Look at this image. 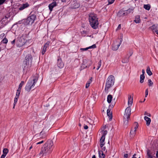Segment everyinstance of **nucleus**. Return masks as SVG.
<instances>
[{
    "label": "nucleus",
    "instance_id": "63",
    "mask_svg": "<svg viewBox=\"0 0 158 158\" xmlns=\"http://www.w3.org/2000/svg\"><path fill=\"white\" fill-rule=\"evenodd\" d=\"M95 68V67H94V69Z\"/></svg>",
    "mask_w": 158,
    "mask_h": 158
},
{
    "label": "nucleus",
    "instance_id": "47",
    "mask_svg": "<svg viewBox=\"0 0 158 158\" xmlns=\"http://www.w3.org/2000/svg\"><path fill=\"white\" fill-rule=\"evenodd\" d=\"M88 127L87 125H85L84 126V128L86 130V129H88Z\"/></svg>",
    "mask_w": 158,
    "mask_h": 158
},
{
    "label": "nucleus",
    "instance_id": "21",
    "mask_svg": "<svg viewBox=\"0 0 158 158\" xmlns=\"http://www.w3.org/2000/svg\"><path fill=\"white\" fill-rule=\"evenodd\" d=\"M144 119L146 121L147 125L149 126L151 121V119L147 116H145L144 117Z\"/></svg>",
    "mask_w": 158,
    "mask_h": 158
},
{
    "label": "nucleus",
    "instance_id": "40",
    "mask_svg": "<svg viewBox=\"0 0 158 158\" xmlns=\"http://www.w3.org/2000/svg\"><path fill=\"white\" fill-rule=\"evenodd\" d=\"M148 89H146V90H145V97H147V95H148Z\"/></svg>",
    "mask_w": 158,
    "mask_h": 158
},
{
    "label": "nucleus",
    "instance_id": "28",
    "mask_svg": "<svg viewBox=\"0 0 158 158\" xmlns=\"http://www.w3.org/2000/svg\"><path fill=\"white\" fill-rule=\"evenodd\" d=\"M158 26H156L155 25H153L150 28L151 29L153 30V32H155V30H156Z\"/></svg>",
    "mask_w": 158,
    "mask_h": 158
},
{
    "label": "nucleus",
    "instance_id": "52",
    "mask_svg": "<svg viewBox=\"0 0 158 158\" xmlns=\"http://www.w3.org/2000/svg\"><path fill=\"white\" fill-rule=\"evenodd\" d=\"M102 150L103 151H105V150H106V148L105 147H104L103 148H102Z\"/></svg>",
    "mask_w": 158,
    "mask_h": 158
},
{
    "label": "nucleus",
    "instance_id": "34",
    "mask_svg": "<svg viewBox=\"0 0 158 158\" xmlns=\"http://www.w3.org/2000/svg\"><path fill=\"white\" fill-rule=\"evenodd\" d=\"M20 92H21V89H18L17 90L16 96H18V97H19V96L20 94Z\"/></svg>",
    "mask_w": 158,
    "mask_h": 158
},
{
    "label": "nucleus",
    "instance_id": "42",
    "mask_svg": "<svg viewBox=\"0 0 158 158\" xmlns=\"http://www.w3.org/2000/svg\"><path fill=\"white\" fill-rule=\"evenodd\" d=\"M144 114L145 115H147L148 116L150 117L151 116V114H148L147 112H145Z\"/></svg>",
    "mask_w": 158,
    "mask_h": 158
},
{
    "label": "nucleus",
    "instance_id": "15",
    "mask_svg": "<svg viewBox=\"0 0 158 158\" xmlns=\"http://www.w3.org/2000/svg\"><path fill=\"white\" fill-rule=\"evenodd\" d=\"M57 5V3L56 2H54L48 5L49 9L51 12L53 8Z\"/></svg>",
    "mask_w": 158,
    "mask_h": 158
},
{
    "label": "nucleus",
    "instance_id": "10",
    "mask_svg": "<svg viewBox=\"0 0 158 158\" xmlns=\"http://www.w3.org/2000/svg\"><path fill=\"white\" fill-rule=\"evenodd\" d=\"M107 133V131H105L102 132V136L100 139V147L101 148H102L104 145V141L105 138V135Z\"/></svg>",
    "mask_w": 158,
    "mask_h": 158
},
{
    "label": "nucleus",
    "instance_id": "39",
    "mask_svg": "<svg viewBox=\"0 0 158 158\" xmlns=\"http://www.w3.org/2000/svg\"><path fill=\"white\" fill-rule=\"evenodd\" d=\"M92 78L91 77L90 78L88 81L87 83L90 85V84L91 83L92 81Z\"/></svg>",
    "mask_w": 158,
    "mask_h": 158
},
{
    "label": "nucleus",
    "instance_id": "53",
    "mask_svg": "<svg viewBox=\"0 0 158 158\" xmlns=\"http://www.w3.org/2000/svg\"><path fill=\"white\" fill-rule=\"evenodd\" d=\"M118 28H119V29L120 28H121V25L120 24H119L118 26Z\"/></svg>",
    "mask_w": 158,
    "mask_h": 158
},
{
    "label": "nucleus",
    "instance_id": "56",
    "mask_svg": "<svg viewBox=\"0 0 158 158\" xmlns=\"http://www.w3.org/2000/svg\"><path fill=\"white\" fill-rule=\"evenodd\" d=\"M32 146H31L30 148H29V150H31V149L32 148Z\"/></svg>",
    "mask_w": 158,
    "mask_h": 158
},
{
    "label": "nucleus",
    "instance_id": "33",
    "mask_svg": "<svg viewBox=\"0 0 158 158\" xmlns=\"http://www.w3.org/2000/svg\"><path fill=\"white\" fill-rule=\"evenodd\" d=\"M101 64H102V60H100L98 63V68L97 69V70H98L99 69V68L101 66Z\"/></svg>",
    "mask_w": 158,
    "mask_h": 158
},
{
    "label": "nucleus",
    "instance_id": "36",
    "mask_svg": "<svg viewBox=\"0 0 158 158\" xmlns=\"http://www.w3.org/2000/svg\"><path fill=\"white\" fill-rule=\"evenodd\" d=\"M19 97H18V96H15V98L14 102V104L15 105V106L16 103H17V102L18 99Z\"/></svg>",
    "mask_w": 158,
    "mask_h": 158
},
{
    "label": "nucleus",
    "instance_id": "31",
    "mask_svg": "<svg viewBox=\"0 0 158 158\" xmlns=\"http://www.w3.org/2000/svg\"><path fill=\"white\" fill-rule=\"evenodd\" d=\"M8 42V40L6 38H4L3 40H2V43H3V44H6Z\"/></svg>",
    "mask_w": 158,
    "mask_h": 158
},
{
    "label": "nucleus",
    "instance_id": "49",
    "mask_svg": "<svg viewBox=\"0 0 158 158\" xmlns=\"http://www.w3.org/2000/svg\"><path fill=\"white\" fill-rule=\"evenodd\" d=\"M6 156V155H5L3 154L1 156V158H4Z\"/></svg>",
    "mask_w": 158,
    "mask_h": 158
},
{
    "label": "nucleus",
    "instance_id": "29",
    "mask_svg": "<svg viewBox=\"0 0 158 158\" xmlns=\"http://www.w3.org/2000/svg\"><path fill=\"white\" fill-rule=\"evenodd\" d=\"M144 8L147 10H149L150 9V6L149 5H144Z\"/></svg>",
    "mask_w": 158,
    "mask_h": 158
},
{
    "label": "nucleus",
    "instance_id": "17",
    "mask_svg": "<svg viewBox=\"0 0 158 158\" xmlns=\"http://www.w3.org/2000/svg\"><path fill=\"white\" fill-rule=\"evenodd\" d=\"M49 45V43H47L45 44L43 47L42 51V55H44L46 51L47 48L48 47Z\"/></svg>",
    "mask_w": 158,
    "mask_h": 158
},
{
    "label": "nucleus",
    "instance_id": "43",
    "mask_svg": "<svg viewBox=\"0 0 158 158\" xmlns=\"http://www.w3.org/2000/svg\"><path fill=\"white\" fill-rule=\"evenodd\" d=\"M142 74H141V75H143V76H144L145 70L144 69H142Z\"/></svg>",
    "mask_w": 158,
    "mask_h": 158
},
{
    "label": "nucleus",
    "instance_id": "54",
    "mask_svg": "<svg viewBox=\"0 0 158 158\" xmlns=\"http://www.w3.org/2000/svg\"><path fill=\"white\" fill-rule=\"evenodd\" d=\"M61 2H66V0H61Z\"/></svg>",
    "mask_w": 158,
    "mask_h": 158
},
{
    "label": "nucleus",
    "instance_id": "24",
    "mask_svg": "<svg viewBox=\"0 0 158 158\" xmlns=\"http://www.w3.org/2000/svg\"><path fill=\"white\" fill-rule=\"evenodd\" d=\"M40 135L42 138H45L47 136L45 131L43 130L40 133Z\"/></svg>",
    "mask_w": 158,
    "mask_h": 158
},
{
    "label": "nucleus",
    "instance_id": "41",
    "mask_svg": "<svg viewBox=\"0 0 158 158\" xmlns=\"http://www.w3.org/2000/svg\"><path fill=\"white\" fill-rule=\"evenodd\" d=\"M6 0H0V5L2 4Z\"/></svg>",
    "mask_w": 158,
    "mask_h": 158
},
{
    "label": "nucleus",
    "instance_id": "50",
    "mask_svg": "<svg viewBox=\"0 0 158 158\" xmlns=\"http://www.w3.org/2000/svg\"><path fill=\"white\" fill-rule=\"evenodd\" d=\"M89 86V85L87 83H86L85 85V88H88Z\"/></svg>",
    "mask_w": 158,
    "mask_h": 158
},
{
    "label": "nucleus",
    "instance_id": "8",
    "mask_svg": "<svg viewBox=\"0 0 158 158\" xmlns=\"http://www.w3.org/2000/svg\"><path fill=\"white\" fill-rule=\"evenodd\" d=\"M120 40L119 39H117L116 40L114 41L112 44V50L114 51H116L117 50L119 47L120 45L121 44V43L123 41V35H122L120 36Z\"/></svg>",
    "mask_w": 158,
    "mask_h": 158
},
{
    "label": "nucleus",
    "instance_id": "1",
    "mask_svg": "<svg viewBox=\"0 0 158 158\" xmlns=\"http://www.w3.org/2000/svg\"><path fill=\"white\" fill-rule=\"evenodd\" d=\"M133 97L131 95H129L128 96V106L127 107L125 111V113L124 114V123L126 124H127L128 122V119L129 118L131 114V109L130 108L132 104Z\"/></svg>",
    "mask_w": 158,
    "mask_h": 158
},
{
    "label": "nucleus",
    "instance_id": "23",
    "mask_svg": "<svg viewBox=\"0 0 158 158\" xmlns=\"http://www.w3.org/2000/svg\"><path fill=\"white\" fill-rule=\"evenodd\" d=\"M146 72L148 75L150 76L152 75V73L151 71L150 68L149 66H148L147 67Z\"/></svg>",
    "mask_w": 158,
    "mask_h": 158
},
{
    "label": "nucleus",
    "instance_id": "61",
    "mask_svg": "<svg viewBox=\"0 0 158 158\" xmlns=\"http://www.w3.org/2000/svg\"><path fill=\"white\" fill-rule=\"evenodd\" d=\"M90 122V123H91V121L90 122Z\"/></svg>",
    "mask_w": 158,
    "mask_h": 158
},
{
    "label": "nucleus",
    "instance_id": "4",
    "mask_svg": "<svg viewBox=\"0 0 158 158\" xmlns=\"http://www.w3.org/2000/svg\"><path fill=\"white\" fill-rule=\"evenodd\" d=\"M33 58L30 54L26 55L23 62V69L25 70L30 67L32 64Z\"/></svg>",
    "mask_w": 158,
    "mask_h": 158
},
{
    "label": "nucleus",
    "instance_id": "62",
    "mask_svg": "<svg viewBox=\"0 0 158 158\" xmlns=\"http://www.w3.org/2000/svg\"><path fill=\"white\" fill-rule=\"evenodd\" d=\"M145 99H144V101H143V102H144V101H145Z\"/></svg>",
    "mask_w": 158,
    "mask_h": 158
},
{
    "label": "nucleus",
    "instance_id": "9",
    "mask_svg": "<svg viewBox=\"0 0 158 158\" xmlns=\"http://www.w3.org/2000/svg\"><path fill=\"white\" fill-rule=\"evenodd\" d=\"M36 18L35 15H31L27 18L24 20L25 24L26 25H31L34 22Z\"/></svg>",
    "mask_w": 158,
    "mask_h": 158
},
{
    "label": "nucleus",
    "instance_id": "27",
    "mask_svg": "<svg viewBox=\"0 0 158 158\" xmlns=\"http://www.w3.org/2000/svg\"><path fill=\"white\" fill-rule=\"evenodd\" d=\"M144 78V76H143V75H140V83H142L143 82Z\"/></svg>",
    "mask_w": 158,
    "mask_h": 158
},
{
    "label": "nucleus",
    "instance_id": "13",
    "mask_svg": "<svg viewBox=\"0 0 158 158\" xmlns=\"http://www.w3.org/2000/svg\"><path fill=\"white\" fill-rule=\"evenodd\" d=\"M155 152L153 151H151L149 150L147 151V158H153L155 155Z\"/></svg>",
    "mask_w": 158,
    "mask_h": 158
},
{
    "label": "nucleus",
    "instance_id": "44",
    "mask_svg": "<svg viewBox=\"0 0 158 158\" xmlns=\"http://www.w3.org/2000/svg\"><path fill=\"white\" fill-rule=\"evenodd\" d=\"M44 142V140H42V141H41L40 142H39L37 143L36 144H40L43 143Z\"/></svg>",
    "mask_w": 158,
    "mask_h": 158
},
{
    "label": "nucleus",
    "instance_id": "32",
    "mask_svg": "<svg viewBox=\"0 0 158 158\" xmlns=\"http://www.w3.org/2000/svg\"><path fill=\"white\" fill-rule=\"evenodd\" d=\"M24 84V81H22L19 85L18 89H21V88Z\"/></svg>",
    "mask_w": 158,
    "mask_h": 158
},
{
    "label": "nucleus",
    "instance_id": "58",
    "mask_svg": "<svg viewBox=\"0 0 158 158\" xmlns=\"http://www.w3.org/2000/svg\"><path fill=\"white\" fill-rule=\"evenodd\" d=\"M132 53H131V52L130 53V56H131V55H132Z\"/></svg>",
    "mask_w": 158,
    "mask_h": 158
},
{
    "label": "nucleus",
    "instance_id": "37",
    "mask_svg": "<svg viewBox=\"0 0 158 158\" xmlns=\"http://www.w3.org/2000/svg\"><path fill=\"white\" fill-rule=\"evenodd\" d=\"M115 0H108V4H111L113 3Z\"/></svg>",
    "mask_w": 158,
    "mask_h": 158
},
{
    "label": "nucleus",
    "instance_id": "14",
    "mask_svg": "<svg viewBox=\"0 0 158 158\" xmlns=\"http://www.w3.org/2000/svg\"><path fill=\"white\" fill-rule=\"evenodd\" d=\"M57 66L60 69L64 67V64L61 58H59L57 59Z\"/></svg>",
    "mask_w": 158,
    "mask_h": 158
},
{
    "label": "nucleus",
    "instance_id": "30",
    "mask_svg": "<svg viewBox=\"0 0 158 158\" xmlns=\"http://www.w3.org/2000/svg\"><path fill=\"white\" fill-rule=\"evenodd\" d=\"M8 152V150L7 148H4L3 151V152L4 154L5 155H6L7 154V153Z\"/></svg>",
    "mask_w": 158,
    "mask_h": 158
},
{
    "label": "nucleus",
    "instance_id": "64",
    "mask_svg": "<svg viewBox=\"0 0 158 158\" xmlns=\"http://www.w3.org/2000/svg\"><path fill=\"white\" fill-rule=\"evenodd\" d=\"M135 1H137V0H135Z\"/></svg>",
    "mask_w": 158,
    "mask_h": 158
},
{
    "label": "nucleus",
    "instance_id": "60",
    "mask_svg": "<svg viewBox=\"0 0 158 158\" xmlns=\"http://www.w3.org/2000/svg\"><path fill=\"white\" fill-rule=\"evenodd\" d=\"M15 105L14 104V106H13V108H15Z\"/></svg>",
    "mask_w": 158,
    "mask_h": 158
},
{
    "label": "nucleus",
    "instance_id": "20",
    "mask_svg": "<svg viewBox=\"0 0 158 158\" xmlns=\"http://www.w3.org/2000/svg\"><path fill=\"white\" fill-rule=\"evenodd\" d=\"M96 46L95 45V44H94L91 46H89L88 47H87V48H81V50H83V51H85L87 50H88V49H89L95 48H96Z\"/></svg>",
    "mask_w": 158,
    "mask_h": 158
},
{
    "label": "nucleus",
    "instance_id": "6",
    "mask_svg": "<svg viewBox=\"0 0 158 158\" xmlns=\"http://www.w3.org/2000/svg\"><path fill=\"white\" fill-rule=\"evenodd\" d=\"M114 79L113 76L110 75L107 78L106 83L105 91L107 92L108 89L114 84Z\"/></svg>",
    "mask_w": 158,
    "mask_h": 158
},
{
    "label": "nucleus",
    "instance_id": "7",
    "mask_svg": "<svg viewBox=\"0 0 158 158\" xmlns=\"http://www.w3.org/2000/svg\"><path fill=\"white\" fill-rule=\"evenodd\" d=\"M26 40L25 35H22L18 37L16 41V44L18 47H20L23 46L26 43Z\"/></svg>",
    "mask_w": 158,
    "mask_h": 158
},
{
    "label": "nucleus",
    "instance_id": "16",
    "mask_svg": "<svg viewBox=\"0 0 158 158\" xmlns=\"http://www.w3.org/2000/svg\"><path fill=\"white\" fill-rule=\"evenodd\" d=\"M29 6V5L27 3H25L21 5L19 8V10H22L24 9L27 7Z\"/></svg>",
    "mask_w": 158,
    "mask_h": 158
},
{
    "label": "nucleus",
    "instance_id": "35",
    "mask_svg": "<svg viewBox=\"0 0 158 158\" xmlns=\"http://www.w3.org/2000/svg\"><path fill=\"white\" fill-rule=\"evenodd\" d=\"M148 85L149 86H152L153 84V82L152 81L151 79H149L148 80Z\"/></svg>",
    "mask_w": 158,
    "mask_h": 158
},
{
    "label": "nucleus",
    "instance_id": "18",
    "mask_svg": "<svg viewBox=\"0 0 158 158\" xmlns=\"http://www.w3.org/2000/svg\"><path fill=\"white\" fill-rule=\"evenodd\" d=\"M107 113L108 116L109 118V120L111 121L112 118V113L110 111V110L109 109H107Z\"/></svg>",
    "mask_w": 158,
    "mask_h": 158
},
{
    "label": "nucleus",
    "instance_id": "19",
    "mask_svg": "<svg viewBox=\"0 0 158 158\" xmlns=\"http://www.w3.org/2000/svg\"><path fill=\"white\" fill-rule=\"evenodd\" d=\"M140 21L139 15L135 16V19L134 20V21L136 23H139L140 22Z\"/></svg>",
    "mask_w": 158,
    "mask_h": 158
},
{
    "label": "nucleus",
    "instance_id": "57",
    "mask_svg": "<svg viewBox=\"0 0 158 158\" xmlns=\"http://www.w3.org/2000/svg\"><path fill=\"white\" fill-rule=\"evenodd\" d=\"M85 33V32L84 31H83V32H82V34Z\"/></svg>",
    "mask_w": 158,
    "mask_h": 158
},
{
    "label": "nucleus",
    "instance_id": "12",
    "mask_svg": "<svg viewBox=\"0 0 158 158\" xmlns=\"http://www.w3.org/2000/svg\"><path fill=\"white\" fill-rule=\"evenodd\" d=\"M92 64L90 60L87 59H84L83 60L82 65L84 68L89 67Z\"/></svg>",
    "mask_w": 158,
    "mask_h": 158
},
{
    "label": "nucleus",
    "instance_id": "25",
    "mask_svg": "<svg viewBox=\"0 0 158 158\" xmlns=\"http://www.w3.org/2000/svg\"><path fill=\"white\" fill-rule=\"evenodd\" d=\"M124 11L121 10L117 14V15L119 17L124 16Z\"/></svg>",
    "mask_w": 158,
    "mask_h": 158
},
{
    "label": "nucleus",
    "instance_id": "45",
    "mask_svg": "<svg viewBox=\"0 0 158 158\" xmlns=\"http://www.w3.org/2000/svg\"><path fill=\"white\" fill-rule=\"evenodd\" d=\"M122 62L123 63H127V62L128 61V60H126V61H125L123 60H122Z\"/></svg>",
    "mask_w": 158,
    "mask_h": 158
},
{
    "label": "nucleus",
    "instance_id": "2",
    "mask_svg": "<svg viewBox=\"0 0 158 158\" xmlns=\"http://www.w3.org/2000/svg\"><path fill=\"white\" fill-rule=\"evenodd\" d=\"M53 145V142L50 140L46 143L40 153V155L42 154V156L44 155H46L50 153L52 151V147Z\"/></svg>",
    "mask_w": 158,
    "mask_h": 158
},
{
    "label": "nucleus",
    "instance_id": "46",
    "mask_svg": "<svg viewBox=\"0 0 158 158\" xmlns=\"http://www.w3.org/2000/svg\"><path fill=\"white\" fill-rule=\"evenodd\" d=\"M124 15H127L128 14L127 13V11L126 10L124 11Z\"/></svg>",
    "mask_w": 158,
    "mask_h": 158
},
{
    "label": "nucleus",
    "instance_id": "38",
    "mask_svg": "<svg viewBox=\"0 0 158 158\" xmlns=\"http://www.w3.org/2000/svg\"><path fill=\"white\" fill-rule=\"evenodd\" d=\"M133 10V9H129L127 10H126L127 11V13L129 14Z\"/></svg>",
    "mask_w": 158,
    "mask_h": 158
},
{
    "label": "nucleus",
    "instance_id": "59",
    "mask_svg": "<svg viewBox=\"0 0 158 158\" xmlns=\"http://www.w3.org/2000/svg\"><path fill=\"white\" fill-rule=\"evenodd\" d=\"M89 120H89V121H88L89 122H90L91 121L90 119H89Z\"/></svg>",
    "mask_w": 158,
    "mask_h": 158
},
{
    "label": "nucleus",
    "instance_id": "11",
    "mask_svg": "<svg viewBox=\"0 0 158 158\" xmlns=\"http://www.w3.org/2000/svg\"><path fill=\"white\" fill-rule=\"evenodd\" d=\"M135 124L136 126L134 128H132L130 131V136L131 137H133L135 136L136 134V130L138 127V123L135 122Z\"/></svg>",
    "mask_w": 158,
    "mask_h": 158
},
{
    "label": "nucleus",
    "instance_id": "3",
    "mask_svg": "<svg viewBox=\"0 0 158 158\" xmlns=\"http://www.w3.org/2000/svg\"><path fill=\"white\" fill-rule=\"evenodd\" d=\"M89 20L91 27L94 29H97L99 23L96 15L94 13L89 14Z\"/></svg>",
    "mask_w": 158,
    "mask_h": 158
},
{
    "label": "nucleus",
    "instance_id": "26",
    "mask_svg": "<svg viewBox=\"0 0 158 158\" xmlns=\"http://www.w3.org/2000/svg\"><path fill=\"white\" fill-rule=\"evenodd\" d=\"M112 98V96L111 95H109L108 96L107 98V102L110 103L111 102Z\"/></svg>",
    "mask_w": 158,
    "mask_h": 158
},
{
    "label": "nucleus",
    "instance_id": "48",
    "mask_svg": "<svg viewBox=\"0 0 158 158\" xmlns=\"http://www.w3.org/2000/svg\"><path fill=\"white\" fill-rule=\"evenodd\" d=\"M128 154H125L124 155V157L125 158H127L128 156Z\"/></svg>",
    "mask_w": 158,
    "mask_h": 158
},
{
    "label": "nucleus",
    "instance_id": "22",
    "mask_svg": "<svg viewBox=\"0 0 158 158\" xmlns=\"http://www.w3.org/2000/svg\"><path fill=\"white\" fill-rule=\"evenodd\" d=\"M98 154L99 158H104L105 156V155L101 151H98Z\"/></svg>",
    "mask_w": 158,
    "mask_h": 158
},
{
    "label": "nucleus",
    "instance_id": "5",
    "mask_svg": "<svg viewBox=\"0 0 158 158\" xmlns=\"http://www.w3.org/2000/svg\"><path fill=\"white\" fill-rule=\"evenodd\" d=\"M38 79V77L36 76L35 77H33L30 80L25 86V90L29 92L34 87Z\"/></svg>",
    "mask_w": 158,
    "mask_h": 158
},
{
    "label": "nucleus",
    "instance_id": "55",
    "mask_svg": "<svg viewBox=\"0 0 158 158\" xmlns=\"http://www.w3.org/2000/svg\"><path fill=\"white\" fill-rule=\"evenodd\" d=\"M92 158H96L95 155H93L92 157Z\"/></svg>",
    "mask_w": 158,
    "mask_h": 158
},
{
    "label": "nucleus",
    "instance_id": "51",
    "mask_svg": "<svg viewBox=\"0 0 158 158\" xmlns=\"http://www.w3.org/2000/svg\"><path fill=\"white\" fill-rule=\"evenodd\" d=\"M15 40H13V41H12L11 42L12 44H15Z\"/></svg>",
    "mask_w": 158,
    "mask_h": 158
}]
</instances>
